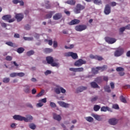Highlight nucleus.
Returning a JSON list of instances; mask_svg holds the SVG:
<instances>
[{"instance_id":"obj_1","label":"nucleus","mask_w":130,"mask_h":130,"mask_svg":"<svg viewBox=\"0 0 130 130\" xmlns=\"http://www.w3.org/2000/svg\"><path fill=\"white\" fill-rule=\"evenodd\" d=\"M83 10H85V6L81 4H78L74 9V11L75 14H80V13H81V11H83Z\"/></svg>"},{"instance_id":"obj_2","label":"nucleus","mask_w":130,"mask_h":130,"mask_svg":"<svg viewBox=\"0 0 130 130\" xmlns=\"http://www.w3.org/2000/svg\"><path fill=\"white\" fill-rule=\"evenodd\" d=\"M123 53H124V49L122 47H119L115 51L114 56L116 57H118L121 56Z\"/></svg>"},{"instance_id":"obj_3","label":"nucleus","mask_w":130,"mask_h":130,"mask_svg":"<svg viewBox=\"0 0 130 130\" xmlns=\"http://www.w3.org/2000/svg\"><path fill=\"white\" fill-rule=\"evenodd\" d=\"M86 29H87V25L84 24L78 25L75 27L76 31H78V32H82V31H84Z\"/></svg>"},{"instance_id":"obj_4","label":"nucleus","mask_w":130,"mask_h":130,"mask_svg":"<svg viewBox=\"0 0 130 130\" xmlns=\"http://www.w3.org/2000/svg\"><path fill=\"white\" fill-rule=\"evenodd\" d=\"M86 63L87 61H86V60H83L82 59H79L75 62L74 65L75 66V67H82L83 64H86Z\"/></svg>"},{"instance_id":"obj_5","label":"nucleus","mask_w":130,"mask_h":130,"mask_svg":"<svg viewBox=\"0 0 130 130\" xmlns=\"http://www.w3.org/2000/svg\"><path fill=\"white\" fill-rule=\"evenodd\" d=\"M107 69V66L104 65L102 67H98L94 70V74H97L99 71H101V72H103L105 71Z\"/></svg>"},{"instance_id":"obj_6","label":"nucleus","mask_w":130,"mask_h":130,"mask_svg":"<svg viewBox=\"0 0 130 130\" xmlns=\"http://www.w3.org/2000/svg\"><path fill=\"white\" fill-rule=\"evenodd\" d=\"M118 122V119H117L115 118H112L109 119L108 123L111 125H116Z\"/></svg>"},{"instance_id":"obj_7","label":"nucleus","mask_w":130,"mask_h":130,"mask_svg":"<svg viewBox=\"0 0 130 130\" xmlns=\"http://www.w3.org/2000/svg\"><path fill=\"white\" fill-rule=\"evenodd\" d=\"M106 42L109 43V44H113V43H115L116 42V39L112 38H110L109 37H106L105 38Z\"/></svg>"},{"instance_id":"obj_8","label":"nucleus","mask_w":130,"mask_h":130,"mask_svg":"<svg viewBox=\"0 0 130 130\" xmlns=\"http://www.w3.org/2000/svg\"><path fill=\"white\" fill-rule=\"evenodd\" d=\"M66 56H71L73 59H77V58H78V54L73 52H69L67 53Z\"/></svg>"},{"instance_id":"obj_9","label":"nucleus","mask_w":130,"mask_h":130,"mask_svg":"<svg viewBox=\"0 0 130 130\" xmlns=\"http://www.w3.org/2000/svg\"><path fill=\"white\" fill-rule=\"evenodd\" d=\"M104 12L105 15H109L111 13V7H110L109 5L107 4L106 5Z\"/></svg>"},{"instance_id":"obj_10","label":"nucleus","mask_w":130,"mask_h":130,"mask_svg":"<svg viewBox=\"0 0 130 130\" xmlns=\"http://www.w3.org/2000/svg\"><path fill=\"white\" fill-rule=\"evenodd\" d=\"M15 18L17 19V22H21L24 18V14L22 13L17 14L15 15Z\"/></svg>"},{"instance_id":"obj_11","label":"nucleus","mask_w":130,"mask_h":130,"mask_svg":"<svg viewBox=\"0 0 130 130\" xmlns=\"http://www.w3.org/2000/svg\"><path fill=\"white\" fill-rule=\"evenodd\" d=\"M23 120L25 122H31L33 120V117L30 115H27L26 117H24Z\"/></svg>"},{"instance_id":"obj_12","label":"nucleus","mask_w":130,"mask_h":130,"mask_svg":"<svg viewBox=\"0 0 130 130\" xmlns=\"http://www.w3.org/2000/svg\"><path fill=\"white\" fill-rule=\"evenodd\" d=\"M80 20L74 19L71 21V22H69V25H78V24H80Z\"/></svg>"},{"instance_id":"obj_13","label":"nucleus","mask_w":130,"mask_h":130,"mask_svg":"<svg viewBox=\"0 0 130 130\" xmlns=\"http://www.w3.org/2000/svg\"><path fill=\"white\" fill-rule=\"evenodd\" d=\"M23 91L26 93V94H29L31 92V89H30V86L28 85H25L24 86Z\"/></svg>"},{"instance_id":"obj_14","label":"nucleus","mask_w":130,"mask_h":130,"mask_svg":"<svg viewBox=\"0 0 130 130\" xmlns=\"http://www.w3.org/2000/svg\"><path fill=\"white\" fill-rule=\"evenodd\" d=\"M13 118L15 119V120H19L20 121H23V120H24V117L19 115H15L13 116Z\"/></svg>"},{"instance_id":"obj_15","label":"nucleus","mask_w":130,"mask_h":130,"mask_svg":"<svg viewBox=\"0 0 130 130\" xmlns=\"http://www.w3.org/2000/svg\"><path fill=\"white\" fill-rule=\"evenodd\" d=\"M90 85L91 88H93V89H96L97 88L98 89H100V86L98 85V84H97V82H96L95 81L90 82Z\"/></svg>"},{"instance_id":"obj_16","label":"nucleus","mask_w":130,"mask_h":130,"mask_svg":"<svg viewBox=\"0 0 130 130\" xmlns=\"http://www.w3.org/2000/svg\"><path fill=\"white\" fill-rule=\"evenodd\" d=\"M92 116L94 118H95V119H96L98 121H101L102 120H103L102 116L97 115V114H92Z\"/></svg>"},{"instance_id":"obj_17","label":"nucleus","mask_w":130,"mask_h":130,"mask_svg":"<svg viewBox=\"0 0 130 130\" xmlns=\"http://www.w3.org/2000/svg\"><path fill=\"white\" fill-rule=\"evenodd\" d=\"M58 103L60 106H61V107H64L65 108H68L70 106V104H67L64 102H58Z\"/></svg>"},{"instance_id":"obj_18","label":"nucleus","mask_w":130,"mask_h":130,"mask_svg":"<svg viewBox=\"0 0 130 130\" xmlns=\"http://www.w3.org/2000/svg\"><path fill=\"white\" fill-rule=\"evenodd\" d=\"M61 17H62L61 13H57L53 16V20H59L61 19Z\"/></svg>"},{"instance_id":"obj_19","label":"nucleus","mask_w":130,"mask_h":130,"mask_svg":"<svg viewBox=\"0 0 130 130\" xmlns=\"http://www.w3.org/2000/svg\"><path fill=\"white\" fill-rule=\"evenodd\" d=\"M88 89L87 86H80L77 89V93L79 92H83V91H86V90Z\"/></svg>"},{"instance_id":"obj_20","label":"nucleus","mask_w":130,"mask_h":130,"mask_svg":"<svg viewBox=\"0 0 130 130\" xmlns=\"http://www.w3.org/2000/svg\"><path fill=\"white\" fill-rule=\"evenodd\" d=\"M53 117L54 119H55V120H57L58 121H60L61 120V117L59 115H57L55 113L53 114Z\"/></svg>"},{"instance_id":"obj_21","label":"nucleus","mask_w":130,"mask_h":130,"mask_svg":"<svg viewBox=\"0 0 130 130\" xmlns=\"http://www.w3.org/2000/svg\"><path fill=\"white\" fill-rule=\"evenodd\" d=\"M46 61H47V63H49V64H51L53 62V57L51 56H48L46 58Z\"/></svg>"},{"instance_id":"obj_22","label":"nucleus","mask_w":130,"mask_h":130,"mask_svg":"<svg viewBox=\"0 0 130 130\" xmlns=\"http://www.w3.org/2000/svg\"><path fill=\"white\" fill-rule=\"evenodd\" d=\"M94 82H95L98 84H101V83L103 82V78H102V77H97L94 79Z\"/></svg>"},{"instance_id":"obj_23","label":"nucleus","mask_w":130,"mask_h":130,"mask_svg":"<svg viewBox=\"0 0 130 130\" xmlns=\"http://www.w3.org/2000/svg\"><path fill=\"white\" fill-rule=\"evenodd\" d=\"M66 4L70 5L71 6H75L76 5V1L75 0H68L66 2Z\"/></svg>"},{"instance_id":"obj_24","label":"nucleus","mask_w":130,"mask_h":130,"mask_svg":"<svg viewBox=\"0 0 130 130\" xmlns=\"http://www.w3.org/2000/svg\"><path fill=\"white\" fill-rule=\"evenodd\" d=\"M12 18V16L10 15H6L3 16L2 19L3 20H4L5 21H9L10 19Z\"/></svg>"},{"instance_id":"obj_25","label":"nucleus","mask_w":130,"mask_h":130,"mask_svg":"<svg viewBox=\"0 0 130 130\" xmlns=\"http://www.w3.org/2000/svg\"><path fill=\"white\" fill-rule=\"evenodd\" d=\"M54 14V11H51L49 12V14H47L46 15V19H50L51 18H52V15Z\"/></svg>"},{"instance_id":"obj_26","label":"nucleus","mask_w":130,"mask_h":130,"mask_svg":"<svg viewBox=\"0 0 130 130\" xmlns=\"http://www.w3.org/2000/svg\"><path fill=\"white\" fill-rule=\"evenodd\" d=\"M85 119H86V120H87V121H88L89 122H92L94 121V119L90 116L85 117Z\"/></svg>"},{"instance_id":"obj_27","label":"nucleus","mask_w":130,"mask_h":130,"mask_svg":"<svg viewBox=\"0 0 130 130\" xmlns=\"http://www.w3.org/2000/svg\"><path fill=\"white\" fill-rule=\"evenodd\" d=\"M17 51L18 53H23L25 51V49L23 47H20L17 49Z\"/></svg>"},{"instance_id":"obj_28","label":"nucleus","mask_w":130,"mask_h":130,"mask_svg":"<svg viewBox=\"0 0 130 130\" xmlns=\"http://www.w3.org/2000/svg\"><path fill=\"white\" fill-rule=\"evenodd\" d=\"M120 100L121 102H122V103H126V100L125 99V98L123 96V95H121L120 96Z\"/></svg>"},{"instance_id":"obj_29","label":"nucleus","mask_w":130,"mask_h":130,"mask_svg":"<svg viewBox=\"0 0 130 130\" xmlns=\"http://www.w3.org/2000/svg\"><path fill=\"white\" fill-rule=\"evenodd\" d=\"M93 3L95 5H98V6L102 5V1H101V0H94Z\"/></svg>"},{"instance_id":"obj_30","label":"nucleus","mask_w":130,"mask_h":130,"mask_svg":"<svg viewBox=\"0 0 130 130\" xmlns=\"http://www.w3.org/2000/svg\"><path fill=\"white\" fill-rule=\"evenodd\" d=\"M35 53V52H34V50H30L26 53V55L27 56H31V55H33Z\"/></svg>"},{"instance_id":"obj_31","label":"nucleus","mask_w":130,"mask_h":130,"mask_svg":"<svg viewBox=\"0 0 130 130\" xmlns=\"http://www.w3.org/2000/svg\"><path fill=\"white\" fill-rule=\"evenodd\" d=\"M100 108H101V107H100V106L98 105H95L94 106L93 110L94 111H99V109H100Z\"/></svg>"},{"instance_id":"obj_32","label":"nucleus","mask_w":130,"mask_h":130,"mask_svg":"<svg viewBox=\"0 0 130 130\" xmlns=\"http://www.w3.org/2000/svg\"><path fill=\"white\" fill-rule=\"evenodd\" d=\"M108 109H109V108L108 107L103 106L101 108V111H104V112H106V111H107Z\"/></svg>"},{"instance_id":"obj_33","label":"nucleus","mask_w":130,"mask_h":130,"mask_svg":"<svg viewBox=\"0 0 130 130\" xmlns=\"http://www.w3.org/2000/svg\"><path fill=\"white\" fill-rule=\"evenodd\" d=\"M23 39L27 41H33V37H23Z\"/></svg>"},{"instance_id":"obj_34","label":"nucleus","mask_w":130,"mask_h":130,"mask_svg":"<svg viewBox=\"0 0 130 130\" xmlns=\"http://www.w3.org/2000/svg\"><path fill=\"white\" fill-rule=\"evenodd\" d=\"M29 126V128H31V129H35L36 128V125L33 123H30Z\"/></svg>"},{"instance_id":"obj_35","label":"nucleus","mask_w":130,"mask_h":130,"mask_svg":"<svg viewBox=\"0 0 130 130\" xmlns=\"http://www.w3.org/2000/svg\"><path fill=\"white\" fill-rule=\"evenodd\" d=\"M104 89L106 92H108V93H110V92H111V90L110 89V87L109 86H105Z\"/></svg>"},{"instance_id":"obj_36","label":"nucleus","mask_w":130,"mask_h":130,"mask_svg":"<svg viewBox=\"0 0 130 130\" xmlns=\"http://www.w3.org/2000/svg\"><path fill=\"white\" fill-rule=\"evenodd\" d=\"M44 51L46 53H50V52H52V51H53V50L50 48H46L44 50Z\"/></svg>"},{"instance_id":"obj_37","label":"nucleus","mask_w":130,"mask_h":130,"mask_svg":"<svg viewBox=\"0 0 130 130\" xmlns=\"http://www.w3.org/2000/svg\"><path fill=\"white\" fill-rule=\"evenodd\" d=\"M55 92L56 94H60V87H57L55 88Z\"/></svg>"},{"instance_id":"obj_38","label":"nucleus","mask_w":130,"mask_h":130,"mask_svg":"<svg viewBox=\"0 0 130 130\" xmlns=\"http://www.w3.org/2000/svg\"><path fill=\"white\" fill-rule=\"evenodd\" d=\"M116 70L117 72H124V69L122 67H117Z\"/></svg>"},{"instance_id":"obj_39","label":"nucleus","mask_w":130,"mask_h":130,"mask_svg":"<svg viewBox=\"0 0 130 130\" xmlns=\"http://www.w3.org/2000/svg\"><path fill=\"white\" fill-rule=\"evenodd\" d=\"M95 59L96 60H99V61L103 60V57H102V56H98V55H96Z\"/></svg>"},{"instance_id":"obj_40","label":"nucleus","mask_w":130,"mask_h":130,"mask_svg":"<svg viewBox=\"0 0 130 130\" xmlns=\"http://www.w3.org/2000/svg\"><path fill=\"white\" fill-rule=\"evenodd\" d=\"M10 82L9 78H5L3 79V83H5L6 84L9 83Z\"/></svg>"},{"instance_id":"obj_41","label":"nucleus","mask_w":130,"mask_h":130,"mask_svg":"<svg viewBox=\"0 0 130 130\" xmlns=\"http://www.w3.org/2000/svg\"><path fill=\"white\" fill-rule=\"evenodd\" d=\"M84 72V68L83 67L76 68V72Z\"/></svg>"},{"instance_id":"obj_42","label":"nucleus","mask_w":130,"mask_h":130,"mask_svg":"<svg viewBox=\"0 0 130 130\" xmlns=\"http://www.w3.org/2000/svg\"><path fill=\"white\" fill-rule=\"evenodd\" d=\"M44 94V90H42L39 94L36 95V97H41Z\"/></svg>"},{"instance_id":"obj_43","label":"nucleus","mask_w":130,"mask_h":130,"mask_svg":"<svg viewBox=\"0 0 130 130\" xmlns=\"http://www.w3.org/2000/svg\"><path fill=\"white\" fill-rule=\"evenodd\" d=\"M12 59H13V57L11 56H7L6 57V60H8V61H11V60H12Z\"/></svg>"},{"instance_id":"obj_44","label":"nucleus","mask_w":130,"mask_h":130,"mask_svg":"<svg viewBox=\"0 0 130 130\" xmlns=\"http://www.w3.org/2000/svg\"><path fill=\"white\" fill-rule=\"evenodd\" d=\"M10 76L11 78H15V77H17V73H12L10 74Z\"/></svg>"},{"instance_id":"obj_45","label":"nucleus","mask_w":130,"mask_h":130,"mask_svg":"<svg viewBox=\"0 0 130 130\" xmlns=\"http://www.w3.org/2000/svg\"><path fill=\"white\" fill-rule=\"evenodd\" d=\"M50 106H51L52 108H54V107H56V104L53 102H51L50 103Z\"/></svg>"},{"instance_id":"obj_46","label":"nucleus","mask_w":130,"mask_h":130,"mask_svg":"<svg viewBox=\"0 0 130 130\" xmlns=\"http://www.w3.org/2000/svg\"><path fill=\"white\" fill-rule=\"evenodd\" d=\"M17 76L20 77H24V76H25V73L23 72L18 73H17Z\"/></svg>"},{"instance_id":"obj_47","label":"nucleus","mask_w":130,"mask_h":130,"mask_svg":"<svg viewBox=\"0 0 130 130\" xmlns=\"http://www.w3.org/2000/svg\"><path fill=\"white\" fill-rule=\"evenodd\" d=\"M6 44L8 45L9 46H14V44H13V43L11 42H7L6 43Z\"/></svg>"},{"instance_id":"obj_48","label":"nucleus","mask_w":130,"mask_h":130,"mask_svg":"<svg viewBox=\"0 0 130 130\" xmlns=\"http://www.w3.org/2000/svg\"><path fill=\"white\" fill-rule=\"evenodd\" d=\"M47 100H46V98H44V99H43L42 100H41L39 102H41L42 103H46L47 102Z\"/></svg>"},{"instance_id":"obj_49","label":"nucleus","mask_w":130,"mask_h":130,"mask_svg":"<svg viewBox=\"0 0 130 130\" xmlns=\"http://www.w3.org/2000/svg\"><path fill=\"white\" fill-rule=\"evenodd\" d=\"M69 70L71 71V72H74V73H77V68H70Z\"/></svg>"},{"instance_id":"obj_50","label":"nucleus","mask_w":130,"mask_h":130,"mask_svg":"<svg viewBox=\"0 0 130 130\" xmlns=\"http://www.w3.org/2000/svg\"><path fill=\"white\" fill-rule=\"evenodd\" d=\"M53 47L54 48H56V47H57V42L56 41L53 42Z\"/></svg>"},{"instance_id":"obj_51","label":"nucleus","mask_w":130,"mask_h":130,"mask_svg":"<svg viewBox=\"0 0 130 130\" xmlns=\"http://www.w3.org/2000/svg\"><path fill=\"white\" fill-rule=\"evenodd\" d=\"M60 91L61 93H62L63 94H64V93H66V89H64L62 87H60Z\"/></svg>"},{"instance_id":"obj_52","label":"nucleus","mask_w":130,"mask_h":130,"mask_svg":"<svg viewBox=\"0 0 130 130\" xmlns=\"http://www.w3.org/2000/svg\"><path fill=\"white\" fill-rule=\"evenodd\" d=\"M51 66L52 67H58V64H57V63H55V62H52L51 63Z\"/></svg>"},{"instance_id":"obj_53","label":"nucleus","mask_w":130,"mask_h":130,"mask_svg":"<svg viewBox=\"0 0 130 130\" xmlns=\"http://www.w3.org/2000/svg\"><path fill=\"white\" fill-rule=\"evenodd\" d=\"M90 58H91V59H96V55H94L93 54H90L89 55Z\"/></svg>"},{"instance_id":"obj_54","label":"nucleus","mask_w":130,"mask_h":130,"mask_svg":"<svg viewBox=\"0 0 130 130\" xmlns=\"http://www.w3.org/2000/svg\"><path fill=\"white\" fill-rule=\"evenodd\" d=\"M50 74H51V71H49V70H47L45 72V76H48V75H50Z\"/></svg>"},{"instance_id":"obj_55","label":"nucleus","mask_w":130,"mask_h":130,"mask_svg":"<svg viewBox=\"0 0 130 130\" xmlns=\"http://www.w3.org/2000/svg\"><path fill=\"white\" fill-rule=\"evenodd\" d=\"M113 108L114 109H119V107L118 106V105H113Z\"/></svg>"},{"instance_id":"obj_56","label":"nucleus","mask_w":130,"mask_h":130,"mask_svg":"<svg viewBox=\"0 0 130 130\" xmlns=\"http://www.w3.org/2000/svg\"><path fill=\"white\" fill-rule=\"evenodd\" d=\"M30 28V25L29 24H27L24 27V29L25 30H29Z\"/></svg>"},{"instance_id":"obj_57","label":"nucleus","mask_w":130,"mask_h":130,"mask_svg":"<svg viewBox=\"0 0 130 130\" xmlns=\"http://www.w3.org/2000/svg\"><path fill=\"white\" fill-rule=\"evenodd\" d=\"M125 27H121L120 29H119V31L120 32H121V33H122V32H123L124 31H125Z\"/></svg>"},{"instance_id":"obj_58","label":"nucleus","mask_w":130,"mask_h":130,"mask_svg":"<svg viewBox=\"0 0 130 130\" xmlns=\"http://www.w3.org/2000/svg\"><path fill=\"white\" fill-rule=\"evenodd\" d=\"M97 99H98V97H97V96L91 99V102H94L96 101L97 100Z\"/></svg>"},{"instance_id":"obj_59","label":"nucleus","mask_w":130,"mask_h":130,"mask_svg":"<svg viewBox=\"0 0 130 130\" xmlns=\"http://www.w3.org/2000/svg\"><path fill=\"white\" fill-rule=\"evenodd\" d=\"M37 92V90H36V89H35V88H34L31 90V93L34 95L35 94H36V93Z\"/></svg>"},{"instance_id":"obj_60","label":"nucleus","mask_w":130,"mask_h":130,"mask_svg":"<svg viewBox=\"0 0 130 130\" xmlns=\"http://www.w3.org/2000/svg\"><path fill=\"white\" fill-rule=\"evenodd\" d=\"M38 107H42L43 106V103L40 102L39 103L37 104Z\"/></svg>"},{"instance_id":"obj_61","label":"nucleus","mask_w":130,"mask_h":130,"mask_svg":"<svg viewBox=\"0 0 130 130\" xmlns=\"http://www.w3.org/2000/svg\"><path fill=\"white\" fill-rule=\"evenodd\" d=\"M12 2L15 5H17V4H19V2H20V1H19V0H13Z\"/></svg>"},{"instance_id":"obj_62","label":"nucleus","mask_w":130,"mask_h":130,"mask_svg":"<svg viewBox=\"0 0 130 130\" xmlns=\"http://www.w3.org/2000/svg\"><path fill=\"white\" fill-rule=\"evenodd\" d=\"M110 86H111V89H114V83L113 82L110 83Z\"/></svg>"},{"instance_id":"obj_63","label":"nucleus","mask_w":130,"mask_h":130,"mask_svg":"<svg viewBox=\"0 0 130 130\" xmlns=\"http://www.w3.org/2000/svg\"><path fill=\"white\" fill-rule=\"evenodd\" d=\"M126 55L127 57H130V50L126 52Z\"/></svg>"},{"instance_id":"obj_64","label":"nucleus","mask_w":130,"mask_h":130,"mask_svg":"<svg viewBox=\"0 0 130 130\" xmlns=\"http://www.w3.org/2000/svg\"><path fill=\"white\" fill-rule=\"evenodd\" d=\"M125 29L127 30H130V24H128L125 26Z\"/></svg>"}]
</instances>
